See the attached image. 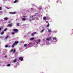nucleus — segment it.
I'll return each mask as SVG.
<instances>
[{
	"label": "nucleus",
	"instance_id": "obj_1",
	"mask_svg": "<svg viewBox=\"0 0 73 73\" xmlns=\"http://www.w3.org/2000/svg\"><path fill=\"white\" fill-rule=\"evenodd\" d=\"M13 31L15 32V33H17L18 32V29H13Z\"/></svg>",
	"mask_w": 73,
	"mask_h": 73
},
{
	"label": "nucleus",
	"instance_id": "obj_2",
	"mask_svg": "<svg viewBox=\"0 0 73 73\" xmlns=\"http://www.w3.org/2000/svg\"><path fill=\"white\" fill-rule=\"evenodd\" d=\"M30 18L32 20H35V19L33 18V16H30Z\"/></svg>",
	"mask_w": 73,
	"mask_h": 73
},
{
	"label": "nucleus",
	"instance_id": "obj_3",
	"mask_svg": "<svg viewBox=\"0 0 73 73\" xmlns=\"http://www.w3.org/2000/svg\"><path fill=\"white\" fill-rule=\"evenodd\" d=\"M52 39V38L51 37H50L49 38H47L46 39V40L47 41H50Z\"/></svg>",
	"mask_w": 73,
	"mask_h": 73
},
{
	"label": "nucleus",
	"instance_id": "obj_4",
	"mask_svg": "<svg viewBox=\"0 0 73 73\" xmlns=\"http://www.w3.org/2000/svg\"><path fill=\"white\" fill-rule=\"evenodd\" d=\"M19 60H20L21 61H23V58L22 57H20L19 58Z\"/></svg>",
	"mask_w": 73,
	"mask_h": 73
},
{
	"label": "nucleus",
	"instance_id": "obj_5",
	"mask_svg": "<svg viewBox=\"0 0 73 73\" xmlns=\"http://www.w3.org/2000/svg\"><path fill=\"white\" fill-rule=\"evenodd\" d=\"M7 27H10L11 28L12 27V25L9 24L7 25Z\"/></svg>",
	"mask_w": 73,
	"mask_h": 73
},
{
	"label": "nucleus",
	"instance_id": "obj_6",
	"mask_svg": "<svg viewBox=\"0 0 73 73\" xmlns=\"http://www.w3.org/2000/svg\"><path fill=\"white\" fill-rule=\"evenodd\" d=\"M46 23H48V25H47L46 27H49V23H48V21H46Z\"/></svg>",
	"mask_w": 73,
	"mask_h": 73
},
{
	"label": "nucleus",
	"instance_id": "obj_7",
	"mask_svg": "<svg viewBox=\"0 0 73 73\" xmlns=\"http://www.w3.org/2000/svg\"><path fill=\"white\" fill-rule=\"evenodd\" d=\"M18 41H15L14 43V45H16V44H18Z\"/></svg>",
	"mask_w": 73,
	"mask_h": 73
},
{
	"label": "nucleus",
	"instance_id": "obj_8",
	"mask_svg": "<svg viewBox=\"0 0 73 73\" xmlns=\"http://www.w3.org/2000/svg\"><path fill=\"white\" fill-rule=\"evenodd\" d=\"M17 62V59H15L13 60V62L15 63Z\"/></svg>",
	"mask_w": 73,
	"mask_h": 73
},
{
	"label": "nucleus",
	"instance_id": "obj_9",
	"mask_svg": "<svg viewBox=\"0 0 73 73\" xmlns=\"http://www.w3.org/2000/svg\"><path fill=\"white\" fill-rule=\"evenodd\" d=\"M10 14H15L16 13L15 12H10Z\"/></svg>",
	"mask_w": 73,
	"mask_h": 73
},
{
	"label": "nucleus",
	"instance_id": "obj_10",
	"mask_svg": "<svg viewBox=\"0 0 73 73\" xmlns=\"http://www.w3.org/2000/svg\"><path fill=\"white\" fill-rule=\"evenodd\" d=\"M4 19L5 21L8 20V19L7 17H5V18H4Z\"/></svg>",
	"mask_w": 73,
	"mask_h": 73
},
{
	"label": "nucleus",
	"instance_id": "obj_11",
	"mask_svg": "<svg viewBox=\"0 0 73 73\" xmlns=\"http://www.w3.org/2000/svg\"><path fill=\"white\" fill-rule=\"evenodd\" d=\"M35 39V38H31L30 39V41H32V40H34Z\"/></svg>",
	"mask_w": 73,
	"mask_h": 73
},
{
	"label": "nucleus",
	"instance_id": "obj_12",
	"mask_svg": "<svg viewBox=\"0 0 73 73\" xmlns=\"http://www.w3.org/2000/svg\"><path fill=\"white\" fill-rule=\"evenodd\" d=\"M18 2V1L17 0H15V1L14 2V3H17Z\"/></svg>",
	"mask_w": 73,
	"mask_h": 73
},
{
	"label": "nucleus",
	"instance_id": "obj_13",
	"mask_svg": "<svg viewBox=\"0 0 73 73\" xmlns=\"http://www.w3.org/2000/svg\"><path fill=\"white\" fill-rule=\"evenodd\" d=\"M47 18L46 17H43V19L44 20H46Z\"/></svg>",
	"mask_w": 73,
	"mask_h": 73
},
{
	"label": "nucleus",
	"instance_id": "obj_14",
	"mask_svg": "<svg viewBox=\"0 0 73 73\" xmlns=\"http://www.w3.org/2000/svg\"><path fill=\"white\" fill-rule=\"evenodd\" d=\"M44 31H45V29H43L40 32L41 33H42V32H43Z\"/></svg>",
	"mask_w": 73,
	"mask_h": 73
},
{
	"label": "nucleus",
	"instance_id": "obj_15",
	"mask_svg": "<svg viewBox=\"0 0 73 73\" xmlns=\"http://www.w3.org/2000/svg\"><path fill=\"white\" fill-rule=\"evenodd\" d=\"M22 19L23 21H25V20H26V19L25 18H22Z\"/></svg>",
	"mask_w": 73,
	"mask_h": 73
},
{
	"label": "nucleus",
	"instance_id": "obj_16",
	"mask_svg": "<svg viewBox=\"0 0 73 73\" xmlns=\"http://www.w3.org/2000/svg\"><path fill=\"white\" fill-rule=\"evenodd\" d=\"M4 31L1 32V35H3V34H4Z\"/></svg>",
	"mask_w": 73,
	"mask_h": 73
},
{
	"label": "nucleus",
	"instance_id": "obj_17",
	"mask_svg": "<svg viewBox=\"0 0 73 73\" xmlns=\"http://www.w3.org/2000/svg\"><path fill=\"white\" fill-rule=\"evenodd\" d=\"M42 8V7H41V6H40L38 8V9H41Z\"/></svg>",
	"mask_w": 73,
	"mask_h": 73
},
{
	"label": "nucleus",
	"instance_id": "obj_18",
	"mask_svg": "<svg viewBox=\"0 0 73 73\" xmlns=\"http://www.w3.org/2000/svg\"><path fill=\"white\" fill-rule=\"evenodd\" d=\"M48 29V31L49 32H51L52 31H51V30H49V29Z\"/></svg>",
	"mask_w": 73,
	"mask_h": 73
},
{
	"label": "nucleus",
	"instance_id": "obj_19",
	"mask_svg": "<svg viewBox=\"0 0 73 73\" xmlns=\"http://www.w3.org/2000/svg\"><path fill=\"white\" fill-rule=\"evenodd\" d=\"M12 35H15V32H12L11 33Z\"/></svg>",
	"mask_w": 73,
	"mask_h": 73
},
{
	"label": "nucleus",
	"instance_id": "obj_20",
	"mask_svg": "<svg viewBox=\"0 0 73 73\" xmlns=\"http://www.w3.org/2000/svg\"><path fill=\"white\" fill-rule=\"evenodd\" d=\"M56 37L53 38V40H56Z\"/></svg>",
	"mask_w": 73,
	"mask_h": 73
},
{
	"label": "nucleus",
	"instance_id": "obj_21",
	"mask_svg": "<svg viewBox=\"0 0 73 73\" xmlns=\"http://www.w3.org/2000/svg\"><path fill=\"white\" fill-rule=\"evenodd\" d=\"M19 24H20L19 23H17V26H18V27H19Z\"/></svg>",
	"mask_w": 73,
	"mask_h": 73
},
{
	"label": "nucleus",
	"instance_id": "obj_22",
	"mask_svg": "<svg viewBox=\"0 0 73 73\" xmlns=\"http://www.w3.org/2000/svg\"><path fill=\"white\" fill-rule=\"evenodd\" d=\"M14 51L13 52V53H15V52H16V49H14V50H13Z\"/></svg>",
	"mask_w": 73,
	"mask_h": 73
},
{
	"label": "nucleus",
	"instance_id": "obj_23",
	"mask_svg": "<svg viewBox=\"0 0 73 73\" xmlns=\"http://www.w3.org/2000/svg\"><path fill=\"white\" fill-rule=\"evenodd\" d=\"M15 44H14L12 45V48H13V47H14V46H15Z\"/></svg>",
	"mask_w": 73,
	"mask_h": 73
},
{
	"label": "nucleus",
	"instance_id": "obj_24",
	"mask_svg": "<svg viewBox=\"0 0 73 73\" xmlns=\"http://www.w3.org/2000/svg\"><path fill=\"white\" fill-rule=\"evenodd\" d=\"M11 66V64H9L7 65V66Z\"/></svg>",
	"mask_w": 73,
	"mask_h": 73
},
{
	"label": "nucleus",
	"instance_id": "obj_25",
	"mask_svg": "<svg viewBox=\"0 0 73 73\" xmlns=\"http://www.w3.org/2000/svg\"><path fill=\"white\" fill-rule=\"evenodd\" d=\"M7 29L5 28V29L4 30V31H7Z\"/></svg>",
	"mask_w": 73,
	"mask_h": 73
},
{
	"label": "nucleus",
	"instance_id": "obj_26",
	"mask_svg": "<svg viewBox=\"0 0 73 73\" xmlns=\"http://www.w3.org/2000/svg\"><path fill=\"white\" fill-rule=\"evenodd\" d=\"M34 35V34L33 33H31V35L33 36Z\"/></svg>",
	"mask_w": 73,
	"mask_h": 73
},
{
	"label": "nucleus",
	"instance_id": "obj_27",
	"mask_svg": "<svg viewBox=\"0 0 73 73\" xmlns=\"http://www.w3.org/2000/svg\"><path fill=\"white\" fill-rule=\"evenodd\" d=\"M28 45V44H26L24 45V46H27Z\"/></svg>",
	"mask_w": 73,
	"mask_h": 73
},
{
	"label": "nucleus",
	"instance_id": "obj_28",
	"mask_svg": "<svg viewBox=\"0 0 73 73\" xmlns=\"http://www.w3.org/2000/svg\"><path fill=\"white\" fill-rule=\"evenodd\" d=\"M8 37V36L7 35L6 37V38H5L6 39H7Z\"/></svg>",
	"mask_w": 73,
	"mask_h": 73
},
{
	"label": "nucleus",
	"instance_id": "obj_29",
	"mask_svg": "<svg viewBox=\"0 0 73 73\" xmlns=\"http://www.w3.org/2000/svg\"><path fill=\"white\" fill-rule=\"evenodd\" d=\"M8 47V46L7 45H6L5 46V48H7V47Z\"/></svg>",
	"mask_w": 73,
	"mask_h": 73
},
{
	"label": "nucleus",
	"instance_id": "obj_30",
	"mask_svg": "<svg viewBox=\"0 0 73 73\" xmlns=\"http://www.w3.org/2000/svg\"><path fill=\"white\" fill-rule=\"evenodd\" d=\"M13 49L11 50V52H13Z\"/></svg>",
	"mask_w": 73,
	"mask_h": 73
},
{
	"label": "nucleus",
	"instance_id": "obj_31",
	"mask_svg": "<svg viewBox=\"0 0 73 73\" xmlns=\"http://www.w3.org/2000/svg\"><path fill=\"white\" fill-rule=\"evenodd\" d=\"M33 33H34V35L35 34H36V32H35Z\"/></svg>",
	"mask_w": 73,
	"mask_h": 73
},
{
	"label": "nucleus",
	"instance_id": "obj_32",
	"mask_svg": "<svg viewBox=\"0 0 73 73\" xmlns=\"http://www.w3.org/2000/svg\"><path fill=\"white\" fill-rule=\"evenodd\" d=\"M38 41H39V42H40V41H41V40H40V39H39Z\"/></svg>",
	"mask_w": 73,
	"mask_h": 73
},
{
	"label": "nucleus",
	"instance_id": "obj_33",
	"mask_svg": "<svg viewBox=\"0 0 73 73\" xmlns=\"http://www.w3.org/2000/svg\"><path fill=\"white\" fill-rule=\"evenodd\" d=\"M5 58H7V56H5Z\"/></svg>",
	"mask_w": 73,
	"mask_h": 73
},
{
	"label": "nucleus",
	"instance_id": "obj_34",
	"mask_svg": "<svg viewBox=\"0 0 73 73\" xmlns=\"http://www.w3.org/2000/svg\"><path fill=\"white\" fill-rule=\"evenodd\" d=\"M1 29H1V28H0V31H1Z\"/></svg>",
	"mask_w": 73,
	"mask_h": 73
},
{
	"label": "nucleus",
	"instance_id": "obj_35",
	"mask_svg": "<svg viewBox=\"0 0 73 73\" xmlns=\"http://www.w3.org/2000/svg\"><path fill=\"white\" fill-rule=\"evenodd\" d=\"M1 7H0V11H1Z\"/></svg>",
	"mask_w": 73,
	"mask_h": 73
},
{
	"label": "nucleus",
	"instance_id": "obj_36",
	"mask_svg": "<svg viewBox=\"0 0 73 73\" xmlns=\"http://www.w3.org/2000/svg\"><path fill=\"white\" fill-rule=\"evenodd\" d=\"M30 44H31L30 43H29V44H28V45H29V46H30Z\"/></svg>",
	"mask_w": 73,
	"mask_h": 73
},
{
	"label": "nucleus",
	"instance_id": "obj_37",
	"mask_svg": "<svg viewBox=\"0 0 73 73\" xmlns=\"http://www.w3.org/2000/svg\"><path fill=\"white\" fill-rule=\"evenodd\" d=\"M7 9H9V8H8V7L7 8Z\"/></svg>",
	"mask_w": 73,
	"mask_h": 73
},
{
	"label": "nucleus",
	"instance_id": "obj_38",
	"mask_svg": "<svg viewBox=\"0 0 73 73\" xmlns=\"http://www.w3.org/2000/svg\"><path fill=\"white\" fill-rule=\"evenodd\" d=\"M30 21H31V20H30Z\"/></svg>",
	"mask_w": 73,
	"mask_h": 73
},
{
	"label": "nucleus",
	"instance_id": "obj_39",
	"mask_svg": "<svg viewBox=\"0 0 73 73\" xmlns=\"http://www.w3.org/2000/svg\"><path fill=\"white\" fill-rule=\"evenodd\" d=\"M16 20L17 21V19H16Z\"/></svg>",
	"mask_w": 73,
	"mask_h": 73
},
{
	"label": "nucleus",
	"instance_id": "obj_40",
	"mask_svg": "<svg viewBox=\"0 0 73 73\" xmlns=\"http://www.w3.org/2000/svg\"><path fill=\"white\" fill-rule=\"evenodd\" d=\"M31 9H33V8H31Z\"/></svg>",
	"mask_w": 73,
	"mask_h": 73
},
{
	"label": "nucleus",
	"instance_id": "obj_41",
	"mask_svg": "<svg viewBox=\"0 0 73 73\" xmlns=\"http://www.w3.org/2000/svg\"><path fill=\"white\" fill-rule=\"evenodd\" d=\"M36 14H38V13H36Z\"/></svg>",
	"mask_w": 73,
	"mask_h": 73
},
{
	"label": "nucleus",
	"instance_id": "obj_42",
	"mask_svg": "<svg viewBox=\"0 0 73 73\" xmlns=\"http://www.w3.org/2000/svg\"><path fill=\"white\" fill-rule=\"evenodd\" d=\"M0 51H1V50H0Z\"/></svg>",
	"mask_w": 73,
	"mask_h": 73
}]
</instances>
